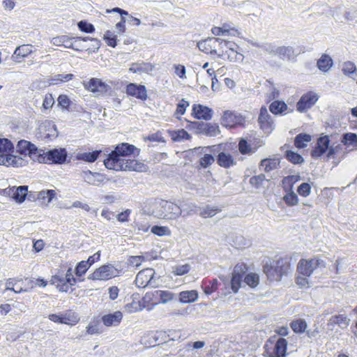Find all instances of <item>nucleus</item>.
<instances>
[{
	"instance_id": "f257e3e1",
	"label": "nucleus",
	"mask_w": 357,
	"mask_h": 357,
	"mask_svg": "<svg viewBox=\"0 0 357 357\" xmlns=\"http://www.w3.org/2000/svg\"><path fill=\"white\" fill-rule=\"evenodd\" d=\"M76 282L77 280L73 275L72 266L66 262L60 264L50 280L51 284L54 285L61 292H68Z\"/></svg>"
},
{
	"instance_id": "f03ea898",
	"label": "nucleus",
	"mask_w": 357,
	"mask_h": 357,
	"mask_svg": "<svg viewBox=\"0 0 357 357\" xmlns=\"http://www.w3.org/2000/svg\"><path fill=\"white\" fill-rule=\"evenodd\" d=\"M151 214L166 221L177 220L178 217V204L167 200L155 201L153 205Z\"/></svg>"
},
{
	"instance_id": "7ed1b4c3",
	"label": "nucleus",
	"mask_w": 357,
	"mask_h": 357,
	"mask_svg": "<svg viewBox=\"0 0 357 357\" xmlns=\"http://www.w3.org/2000/svg\"><path fill=\"white\" fill-rule=\"evenodd\" d=\"M291 270L290 258L281 257L273 264H266L264 267V271L270 281H280L282 276L288 274Z\"/></svg>"
},
{
	"instance_id": "20e7f679",
	"label": "nucleus",
	"mask_w": 357,
	"mask_h": 357,
	"mask_svg": "<svg viewBox=\"0 0 357 357\" xmlns=\"http://www.w3.org/2000/svg\"><path fill=\"white\" fill-rule=\"evenodd\" d=\"M67 152L65 149H55L48 151L40 149L36 162L46 164H63L66 162Z\"/></svg>"
},
{
	"instance_id": "39448f33",
	"label": "nucleus",
	"mask_w": 357,
	"mask_h": 357,
	"mask_svg": "<svg viewBox=\"0 0 357 357\" xmlns=\"http://www.w3.org/2000/svg\"><path fill=\"white\" fill-rule=\"evenodd\" d=\"M287 342L280 337L276 341L269 339L264 345V355L267 357H285Z\"/></svg>"
},
{
	"instance_id": "423d86ee",
	"label": "nucleus",
	"mask_w": 357,
	"mask_h": 357,
	"mask_svg": "<svg viewBox=\"0 0 357 357\" xmlns=\"http://www.w3.org/2000/svg\"><path fill=\"white\" fill-rule=\"evenodd\" d=\"M214 151L215 146H199L190 150L192 155L199 158V164L202 168H207L215 162V159L211 155Z\"/></svg>"
},
{
	"instance_id": "0eeeda50",
	"label": "nucleus",
	"mask_w": 357,
	"mask_h": 357,
	"mask_svg": "<svg viewBox=\"0 0 357 357\" xmlns=\"http://www.w3.org/2000/svg\"><path fill=\"white\" fill-rule=\"evenodd\" d=\"M157 280L155 276V271L153 268H145L137 273L135 282L139 288L146 287L155 288L158 286Z\"/></svg>"
},
{
	"instance_id": "6e6552de",
	"label": "nucleus",
	"mask_w": 357,
	"mask_h": 357,
	"mask_svg": "<svg viewBox=\"0 0 357 357\" xmlns=\"http://www.w3.org/2000/svg\"><path fill=\"white\" fill-rule=\"evenodd\" d=\"M58 136V131L55 124L51 121L43 122L38 127L36 132L38 139L45 141H52Z\"/></svg>"
},
{
	"instance_id": "1a4fd4ad",
	"label": "nucleus",
	"mask_w": 357,
	"mask_h": 357,
	"mask_svg": "<svg viewBox=\"0 0 357 357\" xmlns=\"http://www.w3.org/2000/svg\"><path fill=\"white\" fill-rule=\"evenodd\" d=\"M264 144V141L259 137L241 139L238 143V150L243 155H250L255 153Z\"/></svg>"
},
{
	"instance_id": "9d476101",
	"label": "nucleus",
	"mask_w": 357,
	"mask_h": 357,
	"mask_svg": "<svg viewBox=\"0 0 357 357\" xmlns=\"http://www.w3.org/2000/svg\"><path fill=\"white\" fill-rule=\"evenodd\" d=\"M83 86L86 90L97 96H104L111 90L110 86L96 77L91 78L88 82H84Z\"/></svg>"
},
{
	"instance_id": "9b49d317",
	"label": "nucleus",
	"mask_w": 357,
	"mask_h": 357,
	"mask_svg": "<svg viewBox=\"0 0 357 357\" xmlns=\"http://www.w3.org/2000/svg\"><path fill=\"white\" fill-rule=\"evenodd\" d=\"M319 100L318 94L314 91L303 93L296 103V110L301 113L306 112L311 109Z\"/></svg>"
},
{
	"instance_id": "f8f14e48",
	"label": "nucleus",
	"mask_w": 357,
	"mask_h": 357,
	"mask_svg": "<svg viewBox=\"0 0 357 357\" xmlns=\"http://www.w3.org/2000/svg\"><path fill=\"white\" fill-rule=\"evenodd\" d=\"M118 275L117 269L112 264H107L97 268L89 277L96 280H107Z\"/></svg>"
},
{
	"instance_id": "ddd939ff",
	"label": "nucleus",
	"mask_w": 357,
	"mask_h": 357,
	"mask_svg": "<svg viewBox=\"0 0 357 357\" xmlns=\"http://www.w3.org/2000/svg\"><path fill=\"white\" fill-rule=\"evenodd\" d=\"M248 271L246 264L243 263L237 264L233 270L232 276L230 280V285L232 292L237 293L241 287V282L244 274Z\"/></svg>"
},
{
	"instance_id": "4468645a",
	"label": "nucleus",
	"mask_w": 357,
	"mask_h": 357,
	"mask_svg": "<svg viewBox=\"0 0 357 357\" xmlns=\"http://www.w3.org/2000/svg\"><path fill=\"white\" fill-rule=\"evenodd\" d=\"M323 263L324 261L322 260L317 258L301 259L298 264V272L303 276L310 277L313 271Z\"/></svg>"
},
{
	"instance_id": "2eb2a0df",
	"label": "nucleus",
	"mask_w": 357,
	"mask_h": 357,
	"mask_svg": "<svg viewBox=\"0 0 357 357\" xmlns=\"http://www.w3.org/2000/svg\"><path fill=\"white\" fill-rule=\"evenodd\" d=\"M40 149L31 142L22 139L17 144V152L24 156H29L33 161L36 162V158L39 155Z\"/></svg>"
},
{
	"instance_id": "dca6fc26",
	"label": "nucleus",
	"mask_w": 357,
	"mask_h": 357,
	"mask_svg": "<svg viewBox=\"0 0 357 357\" xmlns=\"http://www.w3.org/2000/svg\"><path fill=\"white\" fill-rule=\"evenodd\" d=\"M28 186L21 185L17 188L13 186L2 190V194L11 197L17 203H22L27 195Z\"/></svg>"
},
{
	"instance_id": "f3484780",
	"label": "nucleus",
	"mask_w": 357,
	"mask_h": 357,
	"mask_svg": "<svg viewBox=\"0 0 357 357\" xmlns=\"http://www.w3.org/2000/svg\"><path fill=\"white\" fill-rule=\"evenodd\" d=\"M222 123L223 126L229 128L241 126L245 123V119L240 114L227 110L223 114Z\"/></svg>"
},
{
	"instance_id": "a211bd4d",
	"label": "nucleus",
	"mask_w": 357,
	"mask_h": 357,
	"mask_svg": "<svg viewBox=\"0 0 357 357\" xmlns=\"http://www.w3.org/2000/svg\"><path fill=\"white\" fill-rule=\"evenodd\" d=\"M74 38L68 35H61L52 38L50 42L57 47H64L78 52L82 51V47L75 44Z\"/></svg>"
},
{
	"instance_id": "6ab92c4d",
	"label": "nucleus",
	"mask_w": 357,
	"mask_h": 357,
	"mask_svg": "<svg viewBox=\"0 0 357 357\" xmlns=\"http://www.w3.org/2000/svg\"><path fill=\"white\" fill-rule=\"evenodd\" d=\"M124 160L125 158L119 155L114 150L104 160V164L107 169L115 171H123Z\"/></svg>"
},
{
	"instance_id": "aec40b11",
	"label": "nucleus",
	"mask_w": 357,
	"mask_h": 357,
	"mask_svg": "<svg viewBox=\"0 0 357 357\" xmlns=\"http://www.w3.org/2000/svg\"><path fill=\"white\" fill-rule=\"evenodd\" d=\"M26 160L22 157L8 154L1 153L0 154V165H4L6 167H23L26 165Z\"/></svg>"
},
{
	"instance_id": "412c9836",
	"label": "nucleus",
	"mask_w": 357,
	"mask_h": 357,
	"mask_svg": "<svg viewBox=\"0 0 357 357\" xmlns=\"http://www.w3.org/2000/svg\"><path fill=\"white\" fill-rule=\"evenodd\" d=\"M260 128L266 133L273 130V121L266 107H261L258 118Z\"/></svg>"
},
{
	"instance_id": "4be33fe9",
	"label": "nucleus",
	"mask_w": 357,
	"mask_h": 357,
	"mask_svg": "<svg viewBox=\"0 0 357 357\" xmlns=\"http://www.w3.org/2000/svg\"><path fill=\"white\" fill-rule=\"evenodd\" d=\"M330 139L328 136L325 135L319 137L317 139V144L314 149L311 152V155L314 158H318L323 155L324 153H327L329 150Z\"/></svg>"
},
{
	"instance_id": "5701e85b",
	"label": "nucleus",
	"mask_w": 357,
	"mask_h": 357,
	"mask_svg": "<svg viewBox=\"0 0 357 357\" xmlns=\"http://www.w3.org/2000/svg\"><path fill=\"white\" fill-rule=\"evenodd\" d=\"M199 211V207L195 203L183 201L178 204V217L183 218L197 214Z\"/></svg>"
},
{
	"instance_id": "b1692460",
	"label": "nucleus",
	"mask_w": 357,
	"mask_h": 357,
	"mask_svg": "<svg viewBox=\"0 0 357 357\" xmlns=\"http://www.w3.org/2000/svg\"><path fill=\"white\" fill-rule=\"evenodd\" d=\"M213 114V109L206 106L200 104H195L192 105V115L197 119L208 121L212 119Z\"/></svg>"
},
{
	"instance_id": "393cba45",
	"label": "nucleus",
	"mask_w": 357,
	"mask_h": 357,
	"mask_svg": "<svg viewBox=\"0 0 357 357\" xmlns=\"http://www.w3.org/2000/svg\"><path fill=\"white\" fill-rule=\"evenodd\" d=\"M126 93L128 95L142 100L147 99L146 89L144 85L130 83L126 86Z\"/></svg>"
},
{
	"instance_id": "a878e982",
	"label": "nucleus",
	"mask_w": 357,
	"mask_h": 357,
	"mask_svg": "<svg viewBox=\"0 0 357 357\" xmlns=\"http://www.w3.org/2000/svg\"><path fill=\"white\" fill-rule=\"evenodd\" d=\"M80 176L89 185H100L104 182L105 177L98 172H92L90 170L82 172Z\"/></svg>"
},
{
	"instance_id": "bb28decb",
	"label": "nucleus",
	"mask_w": 357,
	"mask_h": 357,
	"mask_svg": "<svg viewBox=\"0 0 357 357\" xmlns=\"http://www.w3.org/2000/svg\"><path fill=\"white\" fill-rule=\"evenodd\" d=\"M216 38H208L205 40L199 41L197 47L199 50L205 54L215 55L217 53L216 50Z\"/></svg>"
},
{
	"instance_id": "cd10ccee",
	"label": "nucleus",
	"mask_w": 357,
	"mask_h": 357,
	"mask_svg": "<svg viewBox=\"0 0 357 357\" xmlns=\"http://www.w3.org/2000/svg\"><path fill=\"white\" fill-rule=\"evenodd\" d=\"M143 303L147 310H153L160 303L158 290L148 291L142 297Z\"/></svg>"
},
{
	"instance_id": "c85d7f7f",
	"label": "nucleus",
	"mask_w": 357,
	"mask_h": 357,
	"mask_svg": "<svg viewBox=\"0 0 357 357\" xmlns=\"http://www.w3.org/2000/svg\"><path fill=\"white\" fill-rule=\"evenodd\" d=\"M220 286V282L216 278H206L203 279L201 284V287L206 295H211L217 291Z\"/></svg>"
},
{
	"instance_id": "c756f323",
	"label": "nucleus",
	"mask_w": 357,
	"mask_h": 357,
	"mask_svg": "<svg viewBox=\"0 0 357 357\" xmlns=\"http://www.w3.org/2000/svg\"><path fill=\"white\" fill-rule=\"evenodd\" d=\"M216 50L217 53H215L218 58L225 59V54L231 46H234V42L230 40H223L216 38Z\"/></svg>"
},
{
	"instance_id": "7c9ffc66",
	"label": "nucleus",
	"mask_w": 357,
	"mask_h": 357,
	"mask_svg": "<svg viewBox=\"0 0 357 357\" xmlns=\"http://www.w3.org/2000/svg\"><path fill=\"white\" fill-rule=\"evenodd\" d=\"M123 318V314L120 311H116L112 314L104 315L102 317V321L106 326H118Z\"/></svg>"
},
{
	"instance_id": "2f4dec72",
	"label": "nucleus",
	"mask_w": 357,
	"mask_h": 357,
	"mask_svg": "<svg viewBox=\"0 0 357 357\" xmlns=\"http://www.w3.org/2000/svg\"><path fill=\"white\" fill-rule=\"evenodd\" d=\"M239 46L236 43L234 42V46L230 47V48L227 52V54H225V58H227L229 61L231 62H243L244 59V56L242 53L239 52Z\"/></svg>"
},
{
	"instance_id": "473e14b6",
	"label": "nucleus",
	"mask_w": 357,
	"mask_h": 357,
	"mask_svg": "<svg viewBox=\"0 0 357 357\" xmlns=\"http://www.w3.org/2000/svg\"><path fill=\"white\" fill-rule=\"evenodd\" d=\"M332 58L326 54H323L317 61V66L323 73H327L333 66Z\"/></svg>"
},
{
	"instance_id": "72a5a7b5",
	"label": "nucleus",
	"mask_w": 357,
	"mask_h": 357,
	"mask_svg": "<svg viewBox=\"0 0 357 357\" xmlns=\"http://www.w3.org/2000/svg\"><path fill=\"white\" fill-rule=\"evenodd\" d=\"M146 169L145 165L136 160L125 158L123 171L143 172Z\"/></svg>"
},
{
	"instance_id": "f704fd0d",
	"label": "nucleus",
	"mask_w": 357,
	"mask_h": 357,
	"mask_svg": "<svg viewBox=\"0 0 357 357\" xmlns=\"http://www.w3.org/2000/svg\"><path fill=\"white\" fill-rule=\"evenodd\" d=\"M280 165V161L277 158H266L261 161L260 169L266 172L276 169Z\"/></svg>"
},
{
	"instance_id": "c9c22d12",
	"label": "nucleus",
	"mask_w": 357,
	"mask_h": 357,
	"mask_svg": "<svg viewBox=\"0 0 357 357\" xmlns=\"http://www.w3.org/2000/svg\"><path fill=\"white\" fill-rule=\"evenodd\" d=\"M56 193L54 190H42L38 194V199L41 204L47 206L56 197Z\"/></svg>"
},
{
	"instance_id": "e433bc0d",
	"label": "nucleus",
	"mask_w": 357,
	"mask_h": 357,
	"mask_svg": "<svg viewBox=\"0 0 357 357\" xmlns=\"http://www.w3.org/2000/svg\"><path fill=\"white\" fill-rule=\"evenodd\" d=\"M136 149H137L133 145H130L127 143H123L120 145H118L114 150L121 158H126V157L133 154L135 150Z\"/></svg>"
},
{
	"instance_id": "4c0bfd02",
	"label": "nucleus",
	"mask_w": 357,
	"mask_h": 357,
	"mask_svg": "<svg viewBox=\"0 0 357 357\" xmlns=\"http://www.w3.org/2000/svg\"><path fill=\"white\" fill-rule=\"evenodd\" d=\"M342 73L352 79H355L357 77V68L355 63L352 61H347L342 64Z\"/></svg>"
},
{
	"instance_id": "58836bf2",
	"label": "nucleus",
	"mask_w": 357,
	"mask_h": 357,
	"mask_svg": "<svg viewBox=\"0 0 357 357\" xmlns=\"http://www.w3.org/2000/svg\"><path fill=\"white\" fill-rule=\"evenodd\" d=\"M79 318L78 315L71 310L61 313V324L74 326L78 323Z\"/></svg>"
},
{
	"instance_id": "ea45409f",
	"label": "nucleus",
	"mask_w": 357,
	"mask_h": 357,
	"mask_svg": "<svg viewBox=\"0 0 357 357\" xmlns=\"http://www.w3.org/2000/svg\"><path fill=\"white\" fill-rule=\"evenodd\" d=\"M350 323V319L344 314H339L332 316L329 319V324L331 325H338L344 328H347Z\"/></svg>"
},
{
	"instance_id": "a19ab883",
	"label": "nucleus",
	"mask_w": 357,
	"mask_h": 357,
	"mask_svg": "<svg viewBox=\"0 0 357 357\" xmlns=\"http://www.w3.org/2000/svg\"><path fill=\"white\" fill-rule=\"evenodd\" d=\"M294 50L291 46H278L277 54L281 59L290 60L294 57Z\"/></svg>"
},
{
	"instance_id": "79ce46f5",
	"label": "nucleus",
	"mask_w": 357,
	"mask_h": 357,
	"mask_svg": "<svg viewBox=\"0 0 357 357\" xmlns=\"http://www.w3.org/2000/svg\"><path fill=\"white\" fill-rule=\"evenodd\" d=\"M299 175H290L284 177L282 181V186L284 192L293 191L294 185L300 181Z\"/></svg>"
},
{
	"instance_id": "37998d69",
	"label": "nucleus",
	"mask_w": 357,
	"mask_h": 357,
	"mask_svg": "<svg viewBox=\"0 0 357 357\" xmlns=\"http://www.w3.org/2000/svg\"><path fill=\"white\" fill-rule=\"evenodd\" d=\"M218 164L222 167L229 168L235 164L234 158L229 153L222 152L218 154Z\"/></svg>"
},
{
	"instance_id": "c03bdc74",
	"label": "nucleus",
	"mask_w": 357,
	"mask_h": 357,
	"mask_svg": "<svg viewBox=\"0 0 357 357\" xmlns=\"http://www.w3.org/2000/svg\"><path fill=\"white\" fill-rule=\"evenodd\" d=\"M198 298L197 290L183 291L179 294V301L183 303H192Z\"/></svg>"
},
{
	"instance_id": "a18cd8bd",
	"label": "nucleus",
	"mask_w": 357,
	"mask_h": 357,
	"mask_svg": "<svg viewBox=\"0 0 357 357\" xmlns=\"http://www.w3.org/2000/svg\"><path fill=\"white\" fill-rule=\"evenodd\" d=\"M153 66L149 63H134L130 68V71L134 73H149L152 71Z\"/></svg>"
},
{
	"instance_id": "49530a36",
	"label": "nucleus",
	"mask_w": 357,
	"mask_h": 357,
	"mask_svg": "<svg viewBox=\"0 0 357 357\" xmlns=\"http://www.w3.org/2000/svg\"><path fill=\"white\" fill-rule=\"evenodd\" d=\"M101 151H94L92 152H84L79 153L77 155V159L79 160H83L88 162H95L99 155L100 154Z\"/></svg>"
},
{
	"instance_id": "de8ad7c7",
	"label": "nucleus",
	"mask_w": 357,
	"mask_h": 357,
	"mask_svg": "<svg viewBox=\"0 0 357 357\" xmlns=\"http://www.w3.org/2000/svg\"><path fill=\"white\" fill-rule=\"evenodd\" d=\"M287 105L284 101L275 100L269 106L270 111L274 114H280L287 110Z\"/></svg>"
},
{
	"instance_id": "09e8293b",
	"label": "nucleus",
	"mask_w": 357,
	"mask_h": 357,
	"mask_svg": "<svg viewBox=\"0 0 357 357\" xmlns=\"http://www.w3.org/2000/svg\"><path fill=\"white\" fill-rule=\"evenodd\" d=\"M219 279L221 284V286L219 288V293L224 296L231 294L232 291L230 285V280L224 275H220Z\"/></svg>"
},
{
	"instance_id": "8fccbe9b",
	"label": "nucleus",
	"mask_w": 357,
	"mask_h": 357,
	"mask_svg": "<svg viewBox=\"0 0 357 357\" xmlns=\"http://www.w3.org/2000/svg\"><path fill=\"white\" fill-rule=\"evenodd\" d=\"M312 139L311 135L305 133L298 134L294 139V145L298 149H302L307 146L308 142Z\"/></svg>"
},
{
	"instance_id": "3c124183",
	"label": "nucleus",
	"mask_w": 357,
	"mask_h": 357,
	"mask_svg": "<svg viewBox=\"0 0 357 357\" xmlns=\"http://www.w3.org/2000/svg\"><path fill=\"white\" fill-rule=\"evenodd\" d=\"M124 308L127 312L133 313L142 310L145 308V306L143 303V299L141 301L133 300L132 302L127 303Z\"/></svg>"
},
{
	"instance_id": "603ef678",
	"label": "nucleus",
	"mask_w": 357,
	"mask_h": 357,
	"mask_svg": "<svg viewBox=\"0 0 357 357\" xmlns=\"http://www.w3.org/2000/svg\"><path fill=\"white\" fill-rule=\"evenodd\" d=\"M290 326L294 333H303L305 331L307 324L305 320L303 319H297L291 322Z\"/></svg>"
},
{
	"instance_id": "864d4df0",
	"label": "nucleus",
	"mask_w": 357,
	"mask_h": 357,
	"mask_svg": "<svg viewBox=\"0 0 357 357\" xmlns=\"http://www.w3.org/2000/svg\"><path fill=\"white\" fill-rule=\"evenodd\" d=\"M31 52L32 46L31 45H23L16 48L13 57L24 58L31 54Z\"/></svg>"
},
{
	"instance_id": "5fc2aeb1",
	"label": "nucleus",
	"mask_w": 357,
	"mask_h": 357,
	"mask_svg": "<svg viewBox=\"0 0 357 357\" xmlns=\"http://www.w3.org/2000/svg\"><path fill=\"white\" fill-rule=\"evenodd\" d=\"M220 211V209L217 206H206L203 208L200 209L199 214L204 218H211L215 215Z\"/></svg>"
},
{
	"instance_id": "6e6d98bb",
	"label": "nucleus",
	"mask_w": 357,
	"mask_h": 357,
	"mask_svg": "<svg viewBox=\"0 0 357 357\" xmlns=\"http://www.w3.org/2000/svg\"><path fill=\"white\" fill-rule=\"evenodd\" d=\"M188 123L186 128L190 130H194L197 134H203L204 127H206L205 122L202 121H189L185 120Z\"/></svg>"
},
{
	"instance_id": "4d7b16f0",
	"label": "nucleus",
	"mask_w": 357,
	"mask_h": 357,
	"mask_svg": "<svg viewBox=\"0 0 357 357\" xmlns=\"http://www.w3.org/2000/svg\"><path fill=\"white\" fill-rule=\"evenodd\" d=\"M286 194L283 197L284 203L288 206H294L298 204V197L294 191L285 192Z\"/></svg>"
},
{
	"instance_id": "13d9d810",
	"label": "nucleus",
	"mask_w": 357,
	"mask_h": 357,
	"mask_svg": "<svg viewBox=\"0 0 357 357\" xmlns=\"http://www.w3.org/2000/svg\"><path fill=\"white\" fill-rule=\"evenodd\" d=\"M204 131L202 135L208 137H215L220 133L219 126L217 123H206Z\"/></svg>"
},
{
	"instance_id": "bf43d9fd",
	"label": "nucleus",
	"mask_w": 357,
	"mask_h": 357,
	"mask_svg": "<svg viewBox=\"0 0 357 357\" xmlns=\"http://www.w3.org/2000/svg\"><path fill=\"white\" fill-rule=\"evenodd\" d=\"M151 231L158 236H169L172 234V231L167 226L155 225L151 227Z\"/></svg>"
},
{
	"instance_id": "052dcab7",
	"label": "nucleus",
	"mask_w": 357,
	"mask_h": 357,
	"mask_svg": "<svg viewBox=\"0 0 357 357\" xmlns=\"http://www.w3.org/2000/svg\"><path fill=\"white\" fill-rule=\"evenodd\" d=\"M243 281L249 287L254 288L259 284V276L257 273H250L245 276Z\"/></svg>"
},
{
	"instance_id": "680f3d73",
	"label": "nucleus",
	"mask_w": 357,
	"mask_h": 357,
	"mask_svg": "<svg viewBox=\"0 0 357 357\" xmlns=\"http://www.w3.org/2000/svg\"><path fill=\"white\" fill-rule=\"evenodd\" d=\"M222 28L225 35L237 36L243 38V36H241V32L231 24L229 23H224L222 26Z\"/></svg>"
},
{
	"instance_id": "e2e57ef3",
	"label": "nucleus",
	"mask_w": 357,
	"mask_h": 357,
	"mask_svg": "<svg viewBox=\"0 0 357 357\" xmlns=\"http://www.w3.org/2000/svg\"><path fill=\"white\" fill-rule=\"evenodd\" d=\"M74 77L73 74H57L55 75L51 79L50 84H59L62 82H68Z\"/></svg>"
},
{
	"instance_id": "0e129e2a",
	"label": "nucleus",
	"mask_w": 357,
	"mask_h": 357,
	"mask_svg": "<svg viewBox=\"0 0 357 357\" xmlns=\"http://www.w3.org/2000/svg\"><path fill=\"white\" fill-rule=\"evenodd\" d=\"M14 146L13 143L6 138H0V153H8L13 151Z\"/></svg>"
},
{
	"instance_id": "69168bd1",
	"label": "nucleus",
	"mask_w": 357,
	"mask_h": 357,
	"mask_svg": "<svg viewBox=\"0 0 357 357\" xmlns=\"http://www.w3.org/2000/svg\"><path fill=\"white\" fill-rule=\"evenodd\" d=\"M160 303L165 304L168 302L173 301L175 298V295L170 291L167 290H158Z\"/></svg>"
},
{
	"instance_id": "338daca9",
	"label": "nucleus",
	"mask_w": 357,
	"mask_h": 357,
	"mask_svg": "<svg viewBox=\"0 0 357 357\" xmlns=\"http://www.w3.org/2000/svg\"><path fill=\"white\" fill-rule=\"evenodd\" d=\"M189 106V102L185 99H182L176 106V111L174 112V116L180 119V116L183 115L185 112L186 108Z\"/></svg>"
},
{
	"instance_id": "774afa93",
	"label": "nucleus",
	"mask_w": 357,
	"mask_h": 357,
	"mask_svg": "<svg viewBox=\"0 0 357 357\" xmlns=\"http://www.w3.org/2000/svg\"><path fill=\"white\" fill-rule=\"evenodd\" d=\"M172 138L174 141L181 142L184 139H190V135L183 129L172 132Z\"/></svg>"
}]
</instances>
